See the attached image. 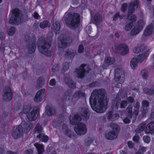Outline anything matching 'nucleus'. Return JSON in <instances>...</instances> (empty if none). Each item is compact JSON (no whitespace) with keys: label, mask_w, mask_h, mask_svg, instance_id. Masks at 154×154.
Listing matches in <instances>:
<instances>
[{"label":"nucleus","mask_w":154,"mask_h":154,"mask_svg":"<svg viewBox=\"0 0 154 154\" xmlns=\"http://www.w3.org/2000/svg\"><path fill=\"white\" fill-rule=\"evenodd\" d=\"M106 92L103 88L93 90L89 98V103L93 110L97 112L103 113L106 110L105 107L108 101L105 96Z\"/></svg>","instance_id":"1"},{"label":"nucleus","mask_w":154,"mask_h":154,"mask_svg":"<svg viewBox=\"0 0 154 154\" xmlns=\"http://www.w3.org/2000/svg\"><path fill=\"white\" fill-rule=\"evenodd\" d=\"M52 41L49 38L42 37L38 41L37 46L39 51L47 56L51 55L50 51L48 50L51 46Z\"/></svg>","instance_id":"2"},{"label":"nucleus","mask_w":154,"mask_h":154,"mask_svg":"<svg viewBox=\"0 0 154 154\" xmlns=\"http://www.w3.org/2000/svg\"><path fill=\"white\" fill-rule=\"evenodd\" d=\"M64 18L66 25L70 28L76 29L79 27L80 20V17L79 14L68 13L64 16Z\"/></svg>","instance_id":"3"},{"label":"nucleus","mask_w":154,"mask_h":154,"mask_svg":"<svg viewBox=\"0 0 154 154\" xmlns=\"http://www.w3.org/2000/svg\"><path fill=\"white\" fill-rule=\"evenodd\" d=\"M12 15L9 20L10 23L12 25H18L22 22L23 15L19 8H15L12 11Z\"/></svg>","instance_id":"4"},{"label":"nucleus","mask_w":154,"mask_h":154,"mask_svg":"<svg viewBox=\"0 0 154 154\" xmlns=\"http://www.w3.org/2000/svg\"><path fill=\"white\" fill-rule=\"evenodd\" d=\"M109 126L112 131L106 134L105 137L107 139L112 140L117 137L120 131V128L118 124L114 122L111 123Z\"/></svg>","instance_id":"5"},{"label":"nucleus","mask_w":154,"mask_h":154,"mask_svg":"<svg viewBox=\"0 0 154 154\" xmlns=\"http://www.w3.org/2000/svg\"><path fill=\"white\" fill-rule=\"evenodd\" d=\"M149 55V51H147L143 53L139 54L137 58L134 57L130 61V66L131 68L134 69L137 66L138 62L141 63Z\"/></svg>","instance_id":"6"},{"label":"nucleus","mask_w":154,"mask_h":154,"mask_svg":"<svg viewBox=\"0 0 154 154\" xmlns=\"http://www.w3.org/2000/svg\"><path fill=\"white\" fill-rule=\"evenodd\" d=\"M114 79L118 84H122L124 81V71L122 68H116L115 70Z\"/></svg>","instance_id":"7"},{"label":"nucleus","mask_w":154,"mask_h":154,"mask_svg":"<svg viewBox=\"0 0 154 154\" xmlns=\"http://www.w3.org/2000/svg\"><path fill=\"white\" fill-rule=\"evenodd\" d=\"M59 42L58 47L60 48L64 49L68 45H70L72 41V38L70 36L60 37L58 38Z\"/></svg>","instance_id":"8"},{"label":"nucleus","mask_w":154,"mask_h":154,"mask_svg":"<svg viewBox=\"0 0 154 154\" xmlns=\"http://www.w3.org/2000/svg\"><path fill=\"white\" fill-rule=\"evenodd\" d=\"M144 25V23L143 20H139L135 27L131 29L130 32L131 35L134 36L137 35L142 30Z\"/></svg>","instance_id":"9"},{"label":"nucleus","mask_w":154,"mask_h":154,"mask_svg":"<svg viewBox=\"0 0 154 154\" xmlns=\"http://www.w3.org/2000/svg\"><path fill=\"white\" fill-rule=\"evenodd\" d=\"M122 51L121 52V55L124 56L128 54L129 52V49L127 45L125 44L121 43L116 46L114 50L115 53H118L119 51Z\"/></svg>","instance_id":"10"},{"label":"nucleus","mask_w":154,"mask_h":154,"mask_svg":"<svg viewBox=\"0 0 154 154\" xmlns=\"http://www.w3.org/2000/svg\"><path fill=\"white\" fill-rule=\"evenodd\" d=\"M39 115V108L34 107L31 112L26 114V117L29 120L33 121L35 120Z\"/></svg>","instance_id":"11"},{"label":"nucleus","mask_w":154,"mask_h":154,"mask_svg":"<svg viewBox=\"0 0 154 154\" xmlns=\"http://www.w3.org/2000/svg\"><path fill=\"white\" fill-rule=\"evenodd\" d=\"M74 130L76 134L79 135L85 134L87 131L85 124L82 122H80L75 125L74 127Z\"/></svg>","instance_id":"12"},{"label":"nucleus","mask_w":154,"mask_h":154,"mask_svg":"<svg viewBox=\"0 0 154 154\" xmlns=\"http://www.w3.org/2000/svg\"><path fill=\"white\" fill-rule=\"evenodd\" d=\"M4 94L2 96V98L4 101L9 102L12 98L13 93L11 88L9 86L5 87V89L4 90Z\"/></svg>","instance_id":"13"},{"label":"nucleus","mask_w":154,"mask_h":154,"mask_svg":"<svg viewBox=\"0 0 154 154\" xmlns=\"http://www.w3.org/2000/svg\"><path fill=\"white\" fill-rule=\"evenodd\" d=\"M32 41H29L28 42L29 44L27 45V47L28 49V52L30 54L34 53L36 47L35 37L34 35L32 36Z\"/></svg>","instance_id":"14"},{"label":"nucleus","mask_w":154,"mask_h":154,"mask_svg":"<svg viewBox=\"0 0 154 154\" xmlns=\"http://www.w3.org/2000/svg\"><path fill=\"white\" fill-rule=\"evenodd\" d=\"M45 89L42 88L38 91L34 98V100L35 102L38 103L42 101L45 96Z\"/></svg>","instance_id":"15"},{"label":"nucleus","mask_w":154,"mask_h":154,"mask_svg":"<svg viewBox=\"0 0 154 154\" xmlns=\"http://www.w3.org/2000/svg\"><path fill=\"white\" fill-rule=\"evenodd\" d=\"M139 5V1L138 0H135L133 2L129 3L128 7V13L131 14L134 13L135 7L137 8Z\"/></svg>","instance_id":"16"},{"label":"nucleus","mask_w":154,"mask_h":154,"mask_svg":"<svg viewBox=\"0 0 154 154\" xmlns=\"http://www.w3.org/2000/svg\"><path fill=\"white\" fill-rule=\"evenodd\" d=\"M23 133V129L22 125H19L17 126L13 132V136L14 138L16 139L22 136Z\"/></svg>","instance_id":"17"},{"label":"nucleus","mask_w":154,"mask_h":154,"mask_svg":"<svg viewBox=\"0 0 154 154\" xmlns=\"http://www.w3.org/2000/svg\"><path fill=\"white\" fill-rule=\"evenodd\" d=\"M90 115V112L87 108L85 107L82 109L80 116L83 120H88L89 119Z\"/></svg>","instance_id":"18"},{"label":"nucleus","mask_w":154,"mask_h":154,"mask_svg":"<svg viewBox=\"0 0 154 154\" xmlns=\"http://www.w3.org/2000/svg\"><path fill=\"white\" fill-rule=\"evenodd\" d=\"M81 116L78 114H75L71 119L69 118L70 122L71 124L73 125H77L82 120Z\"/></svg>","instance_id":"19"},{"label":"nucleus","mask_w":154,"mask_h":154,"mask_svg":"<svg viewBox=\"0 0 154 154\" xmlns=\"http://www.w3.org/2000/svg\"><path fill=\"white\" fill-rule=\"evenodd\" d=\"M45 113L47 116H51L55 115L56 111L52 106L47 105L45 108Z\"/></svg>","instance_id":"20"},{"label":"nucleus","mask_w":154,"mask_h":154,"mask_svg":"<svg viewBox=\"0 0 154 154\" xmlns=\"http://www.w3.org/2000/svg\"><path fill=\"white\" fill-rule=\"evenodd\" d=\"M63 129H65V134L69 138H73L75 136L74 133L69 130L68 127L65 123L63 124L62 125Z\"/></svg>","instance_id":"21"},{"label":"nucleus","mask_w":154,"mask_h":154,"mask_svg":"<svg viewBox=\"0 0 154 154\" xmlns=\"http://www.w3.org/2000/svg\"><path fill=\"white\" fill-rule=\"evenodd\" d=\"M153 28V26L152 24L148 25L145 29L142 37L143 36H147L151 35L152 32Z\"/></svg>","instance_id":"22"},{"label":"nucleus","mask_w":154,"mask_h":154,"mask_svg":"<svg viewBox=\"0 0 154 154\" xmlns=\"http://www.w3.org/2000/svg\"><path fill=\"white\" fill-rule=\"evenodd\" d=\"M64 81L65 83L70 88L72 89H75L76 88L75 84L73 81L70 78H66Z\"/></svg>","instance_id":"23"},{"label":"nucleus","mask_w":154,"mask_h":154,"mask_svg":"<svg viewBox=\"0 0 154 154\" xmlns=\"http://www.w3.org/2000/svg\"><path fill=\"white\" fill-rule=\"evenodd\" d=\"M104 62L107 66H109L115 63V60L114 58L113 57H106L104 59Z\"/></svg>","instance_id":"24"},{"label":"nucleus","mask_w":154,"mask_h":154,"mask_svg":"<svg viewBox=\"0 0 154 154\" xmlns=\"http://www.w3.org/2000/svg\"><path fill=\"white\" fill-rule=\"evenodd\" d=\"M34 146L37 150L38 154H42L44 151V146L43 144L38 143H35Z\"/></svg>","instance_id":"25"},{"label":"nucleus","mask_w":154,"mask_h":154,"mask_svg":"<svg viewBox=\"0 0 154 154\" xmlns=\"http://www.w3.org/2000/svg\"><path fill=\"white\" fill-rule=\"evenodd\" d=\"M93 19L96 24L99 25L102 22V16L99 13H96L93 17Z\"/></svg>","instance_id":"26"},{"label":"nucleus","mask_w":154,"mask_h":154,"mask_svg":"<svg viewBox=\"0 0 154 154\" xmlns=\"http://www.w3.org/2000/svg\"><path fill=\"white\" fill-rule=\"evenodd\" d=\"M43 131V128L42 125H40L39 123L38 122L33 130V131L35 134H41Z\"/></svg>","instance_id":"27"},{"label":"nucleus","mask_w":154,"mask_h":154,"mask_svg":"<svg viewBox=\"0 0 154 154\" xmlns=\"http://www.w3.org/2000/svg\"><path fill=\"white\" fill-rule=\"evenodd\" d=\"M144 93L149 95L154 94V85L152 88H149L147 87H145L143 89Z\"/></svg>","instance_id":"28"},{"label":"nucleus","mask_w":154,"mask_h":154,"mask_svg":"<svg viewBox=\"0 0 154 154\" xmlns=\"http://www.w3.org/2000/svg\"><path fill=\"white\" fill-rule=\"evenodd\" d=\"M37 137L38 138L39 140L42 142H46L49 140L48 137L44 134L41 133L37 136Z\"/></svg>","instance_id":"29"},{"label":"nucleus","mask_w":154,"mask_h":154,"mask_svg":"<svg viewBox=\"0 0 154 154\" xmlns=\"http://www.w3.org/2000/svg\"><path fill=\"white\" fill-rule=\"evenodd\" d=\"M51 24L50 22L48 20H44L39 24V27L41 29H44L47 27H50Z\"/></svg>","instance_id":"30"},{"label":"nucleus","mask_w":154,"mask_h":154,"mask_svg":"<svg viewBox=\"0 0 154 154\" xmlns=\"http://www.w3.org/2000/svg\"><path fill=\"white\" fill-rule=\"evenodd\" d=\"M75 72L77 74V77L80 79H83L85 75L86 72L80 70L79 69L76 68L75 69Z\"/></svg>","instance_id":"31"},{"label":"nucleus","mask_w":154,"mask_h":154,"mask_svg":"<svg viewBox=\"0 0 154 154\" xmlns=\"http://www.w3.org/2000/svg\"><path fill=\"white\" fill-rule=\"evenodd\" d=\"M145 127V123L143 122L138 126L137 128L135 130V132L137 133H140L144 130Z\"/></svg>","instance_id":"32"},{"label":"nucleus","mask_w":154,"mask_h":154,"mask_svg":"<svg viewBox=\"0 0 154 154\" xmlns=\"http://www.w3.org/2000/svg\"><path fill=\"white\" fill-rule=\"evenodd\" d=\"M54 32L56 34H58L60 29V25L59 22L56 21L54 24Z\"/></svg>","instance_id":"33"},{"label":"nucleus","mask_w":154,"mask_h":154,"mask_svg":"<svg viewBox=\"0 0 154 154\" xmlns=\"http://www.w3.org/2000/svg\"><path fill=\"white\" fill-rule=\"evenodd\" d=\"M132 107L131 106H129L126 109L125 115L130 119L132 117Z\"/></svg>","instance_id":"34"},{"label":"nucleus","mask_w":154,"mask_h":154,"mask_svg":"<svg viewBox=\"0 0 154 154\" xmlns=\"http://www.w3.org/2000/svg\"><path fill=\"white\" fill-rule=\"evenodd\" d=\"M45 82V78L42 76L39 77L37 80V85L39 86V88H41L44 85Z\"/></svg>","instance_id":"35"},{"label":"nucleus","mask_w":154,"mask_h":154,"mask_svg":"<svg viewBox=\"0 0 154 154\" xmlns=\"http://www.w3.org/2000/svg\"><path fill=\"white\" fill-rule=\"evenodd\" d=\"M124 17V15L123 14L120 15L119 12H116L115 14L114 15L113 17L112 20L113 21H116L118 20L119 18V21H120L122 20L123 19Z\"/></svg>","instance_id":"36"},{"label":"nucleus","mask_w":154,"mask_h":154,"mask_svg":"<svg viewBox=\"0 0 154 154\" xmlns=\"http://www.w3.org/2000/svg\"><path fill=\"white\" fill-rule=\"evenodd\" d=\"M85 96V93L81 90H78L76 91L73 95V97L75 98L84 97Z\"/></svg>","instance_id":"37"},{"label":"nucleus","mask_w":154,"mask_h":154,"mask_svg":"<svg viewBox=\"0 0 154 154\" xmlns=\"http://www.w3.org/2000/svg\"><path fill=\"white\" fill-rule=\"evenodd\" d=\"M75 53L73 51H67L66 52L65 56L66 58H68L70 59H72L75 56Z\"/></svg>","instance_id":"38"},{"label":"nucleus","mask_w":154,"mask_h":154,"mask_svg":"<svg viewBox=\"0 0 154 154\" xmlns=\"http://www.w3.org/2000/svg\"><path fill=\"white\" fill-rule=\"evenodd\" d=\"M141 75L144 79L147 80L149 75L148 71L146 69L142 70L141 71Z\"/></svg>","instance_id":"39"},{"label":"nucleus","mask_w":154,"mask_h":154,"mask_svg":"<svg viewBox=\"0 0 154 154\" xmlns=\"http://www.w3.org/2000/svg\"><path fill=\"white\" fill-rule=\"evenodd\" d=\"M153 128H154V123L151 122L146 126L145 132L146 133H148L150 131V130H151Z\"/></svg>","instance_id":"40"},{"label":"nucleus","mask_w":154,"mask_h":154,"mask_svg":"<svg viewBox=\"0 0 154 154\" xmlns=\"http://www.w3.org/2000/svg\"><path fill=\"white\" fill-rule=\"evenodd\" d=\"M127 17L128 19L131 21V23L134 22L136 21L137 17L134 14H129L128 13L127 14Z\"/></svg>","instance_id":"41"},{"label":"nucleus","mask_w":154,"mask_h":154,"mask_svg":"<svg viewBox=\"0 0 154 154\" xmlns=\"http://www.w3.org/2000/svg\"><path fill=\"white\" fill-rule=\"evenodd\" d=\"M16 32V28L14 26H11L7 31L8 35L9 36L13 35Z\"/></svg>","instance_id":"42"},{"label":"nucleus","mask_w":154,"mask_h":154,"mask_svg":"<svg viewBox=\"0 0 154 154\" xmlns=\"http://www.w3.org/2000/svg\"><path fill=\"white\" fill-rule=\"evenodd\" d=\"M32 109L30 106H24L23 109V112L25 114H27Z\"/></svg>","instance_id":"43"},{"label":"nucleus","mask_w":154,"mask_h":154,"mask_svg":"<svg viewBox=\"0 0 154 154\" xmlns=\"http://www.w3.org/2000/svg\"><path fill=\"white\" fill-rule=\"evenodd\" d=\"M23 127L24 129L26 130V131L29 132L32 128V125L25 122L23 125Z\"/></svg>","instance_id":"44"},{"label":"nucleus","mask_w":154,"mask_h":154,"mask_svg":"<svg viewBox=\"0 0 154 154\" xmlns=\"http://www.w3.org/2000/svg\"><path fill=\"white\" fill-rule=\"evenodd\" d=\"M60 66L59 63H55L53 64L51 69L52 72H55L56 71H58Z\"/></svg>","instance_id":"45"},{"label":"nucleus","mask_w":154,"mask_h":154,"mask_svg":"<svg viewBox=\"0 0 154 154\" xmlns=\"http://www.w3.org/2000/svg\"><path fill=\"white\" fill-rule=\"evenodd\" d=\"M63 68L62 69V71L63 72L66 71L69 69V63L66 62L63 63L62 64Z\"/></svg>","instance_id":"46"},{"label":"nucleus","mask_w":154,"mask_h":154,"mask_svg":"<svg viewBox=\"0 0 154 154\" xmlns=\"http://www.w3.org/2000/svg\"><path fill=\"white\" fill-rule=\"evenodd\" d=\"M108 120L112 121L113 118V112L111 111H109L106 114Z\"/></svg>","instance_id":"47"},{"label":"nucleus","mask_w":154,"mask_h":154,"mask_svg":"<svg viewBox=\"0 0 154 154\" xmlns=\"http://www.w3.org/2000/svg\"><path fill=\"white\" fill-rule=\"evenodd\" d=\"M128 7L127 4L126 3L123 4L121 6V10L123 13H125Z\"/></svg>","instance_id":"48"},{"label":"nucleus","mask_w":154,"mask_h":154,"mask_svg":"<svg viewBox=\"0 0 154 154\" xmlns=\"http://www.w3.org/2000/svg\"><path fill=\"white\" fill-rule=\"evenodd\" d=\"M127 102L126 101L123 100L120 103V107L121 108H125L127 105Z\"/></svg>","instance_id":"49"},{"label":"nucleus","mask_w":154,"mask_h":154,"mask_svg":"<svg viewBox=\"0 0 154 154\" xmlns=\"http://www.w3.org/2000/svg\"><path fill=\"white\" fill-rule=\"evenodd\" d=\"M98 82L97 81H94L90 83L88 85V87L89 88H91L94 87L98 86Z\"/></svg>","instance_id":"50"},{"label":"nucleus","mask_w":154,"mask_h":154,"mask_svg":"<svg viewBox=\"0 0 154 154\" xmlns=\"http://www.w3.org/2000/svg\"><path fill=\"white\" fill-rule=\"evenodd\" d=\"M133 26V23L131 22L127 24L126 25L125 28V30L126 31H128L130 30L131 29Z\"/></svg>","instance_id":"51"},{"label":"nucleus","mask_w":154,"mask_h":154,"mask_svg":"<svg viewBox=\"0 0 154 154\" xmlns=\"http://www.w3.org/2000/svg\"><path fill=\"white\" fill-rule=\"evenodd\" d=\"M128 103H133L135 101L134 98L132 96L128 97L126 99Z\"/></svg>","instance_id":"52"},{"label":"nucleus","mask_w":154,"mask_h":154,"mask_svg":"<svg viewBox=\"0 0 154 154\" xmlns=\"http://www.w3.org/2000/svg\"><path fill=\"white\" fill-rule=\"evenodd\" d=\"M143 140L145 143H149L150 141V139L148 136H144L143 137Z\"/></svg>","instance_id":"53"},{"label":"nucleus","mask_w":154,"mask_h":154,"mask_svg":"<svg viewBox=\"0 0 154 154\" xmlns=\"http://www.w3.org/2000/svg\"><path fill=\"white\" fill-rule=\"evenodd\" d=\"M139 112V110L138 109H134L133 112V118L135 120L136 119L138 115Z\"/></svg>","instance_id":"54"},{"label":"nucleus","mask_w":154,"mask_h":154,"mask_svg":"<svg viewBox=\"0 0 154 154\" xmlns=\"http://www.w3.org/2000/svg\"><path fill=\"white\" fill-rule=\"evenodd\" d=\"M142 105L144 107H147L149 106V103L148 101L144 100L142 101Z\"/></svg>","instance_id":"55"},{"label":"nucleus","mask_w":154,"mask_h":154,"mask_svg":"<svg viewBox=\"0 0 154 154\" xmlns=\"http://www.w3.org/2000/svg\"><path fill=\"white\" fill-rule=\"evenodd\" d=\"M141 51L140 48L139 47H134L133 49V52L134 53H138Z\"/></svg>","instance_id":"56"},{"label":"nucleus","mask_w":154,"mask_h":154,"mask_svg":"<svg viewBox=\"0 0 154 154\" xmlns=\"http://www.w3.org/2000/svg\"><path fill=\"white\" fill-rule=\"evenodd\" d=\"M84 48L83 45H79L78 52L79 53H82L84 51Z\"/></svg>","instance_id":"57"},{"label":"nucleus","mask_w":154,"mask_h":154,"mask_svg":"<svg viewBox=\"0 0 154 154\" xmlns=\"http://www.w3.org/2000/svg\"><path fill=\"white\" fill-rule=\"evenodd\" d=\"M66 93L67 94V96H66V98H64L63 97V98L64 99L65 101L66 100L68 97H69L70 95H71L72 94V91L71 90H68L66 91Z\"/></svg>","instance_id":"58"},{"label":"nucleus","mask_w":154,"mask_h":154,"mask_svg":"<svg viewBox=\"0 0 154 154\" xmlns=\"http://www.w3.org/2000/svg\"><path fill=\"white\" fill-rule=\"evenodd\" d=\"M86 64L83 63L81 64L79 67V69L80 70H82L86 72V70L85 69V67L86 66Z\"/></svg>","instance_id":"59"},{"label":"nucleus","mask_w":154,"mask_h":154,"mask_svg":"<svg viewBox=\"0 0 154 154\" xmlns=\"http://www.w3.org/2000/svg\"><path fill=\"white\" fill-rule=\"evenodd\" d=\"M127 144L128 147L130 149L133 148L134 145V143H132V142L130 141L128 142Z\"/></svg>","instance_id":"60"},{"label":"nucleus","mask_w":154,"mask_h":154,"mask_svg":"<svg viewBox=\"0 0 154 154\" xmlns=\"http://www.w3.org/2000/svg\"><path fill=\"white\" fill-rule=\"evenodd\" d=\"M32 16L36 19H38L40 18V15L36 12H34Z\"/></svg>","instance_id":"61"},{"label":"nucleus","mask_w":154,"mask_h":154,"mask_svg":"<svg viewBox=\"0 0 154 154\" xmlns=\"http://www.w3.org/2000/svg\"><path fill=\"white\" fill-rule=\"evenodd\" d=\"M132 139L135 142L137 143L139 141V137L138 136L135 135L133 137Z\"/></svg>","instance_id":"62"},{"label":"nucleus","mask_w":154,"mask_h":154,"mask_svg":"<svg viewBox=\"0 0 154 154\" xmlns=\"http://www.w3.org/2000/svg\"><path fill=\"white\" fill-rule=\"evenodd\" d=\"M58 121L59 122V123H60L61 124L64 121V118L63 116V115H61L60 116H59Z\"/></svg>","instance_id":"63"},{"label":"nucleus","mask_w":154,"mask_h":154,"mask_svg":"<svg viewBox=\"0 0 154 154\" xmlns=\"http://www.w3.org/2000/svg\"><path fill=\"white\" fill-rule=\"evenodd\" d=\"M56 83V80L54 79H53L51 80L49 83L50 85L51 86H54Z\"/></svg>","instance_id":"64"}]
</instances>
